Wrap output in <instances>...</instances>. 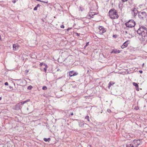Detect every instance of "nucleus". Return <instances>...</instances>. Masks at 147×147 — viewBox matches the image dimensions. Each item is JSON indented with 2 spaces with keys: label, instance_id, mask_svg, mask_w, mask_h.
<instances>
[{
  "label": "nucleus",
  "instance_id": "obj_10",
  "mask_svg": "<svg viewBox=\"0 0 147 147\" xmlns=\"http://www.w3.org/2000/svg\"><path fill=\"white\" fill-rule=\"evenodd\" d=\"M19 46L17 44H14L13 45V50L14 51L18 50L19 47Z\"/></svg>",
  "mask_w": 147,
  "mask_h": 147
},
{
  "label": "nucleus",
  "instance_id": "obj_17",
  "mask_svg": "<svg viewBox=\"0 0 147 147\" xmlns=\"http://www.w3.org/2000/svg\"><path fill=\"white\" fill-rule=\"evenodd\" d=\"M33 88L32 86H29L28 88V89L29 90H30Z\"/></svg>",
  "mask_w": 147,
  "mask_h": 147
},
{
  "label": "nucleus",
  "instance_id": "obj_28",
  "mask_svg": "<svg viewBox=\"0 0 147 147\" xmlns=\"http://www.w3.org/2000/svg\"><path fill=\"white\" fill-rule=\"evenodd\" d=\"M71 28H68L67 29V31H69V30L70 29H71Z\"/></svg>",
  "mask_w": 147,
  "mask_h": 147
},
{
  "label": "nucleus",
  "instance_id": "obj_15",
  "mask_svg": "<svg viewBox=\"0 0 147 147\" xmlns=\"http://www.w3.org/2000/svg\"><path fill=\"white\" fill-rule=\"evenodd\" d=\"M50 138H48V139H47L46 138H44V140L46 142H49V141H50Z\"/></svg>",
  "mask_w": 147,
  "mask_h": 147
},
{
  "label": "nucleus",
  "instance_id": "obj_14",
  "mask_svg": "<svg viewBox=\"0 0 147 147\" xmlns=\"http://www.w3.org/2000/svg\"><path fill=\"white\" fill-rule=\"evenodd\" d=\"M44 65L45 66V67L44 68V71L46 72L47 71V70L48 68V66L45 64H44Z\"/></svg>",
  "mask_w": 147,
  "mask_h": 147
},
{
  "label": "nucleus",
  "instance_id": "obj_1",
  "mask_svg": "<svg viewBox=\"0 0 147 147\" xmlns=\"http://www.w3.org/2000/svg\"><path fill=\"white\" fill-rule=\"evenodd\" d=\"M138 33L141 34L144 40H147V29L145 26H142L140 27L137 31Z\"/></svg>",
  "mask_w": 147,
  "mask_h": 147
},
{
  "label": "nucleus",
  "instance_id": "obj_5",
  "mask_svg": "<svg viewBox=\"0 0 147 147\" xmlns=\"http://www.w3.org/2000/svg\"><path fill=\"white\" fill-rule=\"evenodd\" d=\"M106 31V30L102 26H100L98 28V32L100 34H102Z\"/></svg>",
  "mask_w": 147,
  "mask_h": 147
},
{
  "label": "nucleus",
  "instance_id": "obj_20",
  "mask_svg": "<svg viewBox=\"0 0 147 147\" xmlns=\"http://www.w3.org/2000/svg\"><path fill=\"white\" fill-rule=\"evenodd\" d=\"M37 1H40L41 2H42L43 3H47L48 2V1L45 2V1H41L40 0H37Z\"/></svg>",
  "mask_w": 147,
  "mask_h": 147
},
{
  "label": "nucleus",
  "instance_id": "obj_31",
  "mask_svg": "<svg viewBox=\"0 0 147 147\" xmlns=\"http://www.w3.org/2000/svg\"><path fill=\"white\" fill-rule=\"evenodd\" d=\"M40 6V5L39 4H38L36 6L37 7H38Z\"/></svg>",
  "mask_w": 147,
  "mask_h": 147
},
{
  "label": "nucleus",
  "instance_id": "obj_12",
  "mask_svg": "<svg viewBox=\"0 0 147 147\" xmlns=\"http://www.w3.org/2000/svg\"><path fill=\"white\" fill-rule=\"evenodd\" d=\"M132 84L135 87L136 90L137 91H139V89L138 84L134 82H133Z\"/></svg>",
  "mask_w": 147,
  "mask_h": 147
},
{
  "label": "nucleus",
  "instance_id": "obj_21",
  "mask_svg": "<svg viewBox=\"0 0 147 147\" xmlns=\"http://www.w3.org/2000/svg\"><path fill=\"white\" fill-rule=\"evenodd\" d=\"M139 109V107L138 106H136L135 107L134 109L136 110H138Z\"/></svg>",
  "mask_w": 147,
  "mask_h": 147
},
{
  "label": "nucleus",
  "instance_id": "obj_34",
  "mask_svg": "<svg viewBox=\"0 0 147 147\" xmlns=\"http://www.w3.org/2000/svg\"><path fill=\"white\" fill-rule=\"evenodd\" d=\"M144 65V63H143L142 65V67H143Z\"/></svg>",
  "mask_w": 147,
  "mask_h": 147
},
{
  "label": "nucleus",
  "instance_id": "obj_24",
  "mask_svg": "<svg viewBox=\"0 0 147 147\" xmlns=\"http://www.w3.org/2000/svg\"><path fill=\"white\" fill-rule=\"evenodd\" d=\"M44 63H40V66H42V65H44Z\"/></svg>",
  "mask_w": 147,
  "mask_h": 147
},
{
  "label": "nucleus",
  "instance_id": "obj_29",
  "mask_svg": "<svg viewBox=\"0 0 147 147\" xmlns=\"http://www.w3.org/2000/svg\"><path fill=\"white\" fill-rule=\"evenodd\" d=\"M139 72H140V73H141V74H142V70H140V71H139Z\"/></svg>",
  "mask_w": 147,
  "mask_h": 147
},
{
  "label": "nucleus",
  "instance_id": "obj_30",
  "mask_svg": "<svg viewBox=\"0 0 147 147\" xmlns=\"http://www.w3.org/2000/svg\"><path fill=\"white\" fill-rule=\"evenodd\" d=\"M89 43V42H87L86 43V46H87L88 45Z\"/></svg>",
  "mask_w": 147,
  "mask_h": 147
},
{
  "label": "nucleus",
  "instance_id": "obj_35",
  "mask_svg": "<svg viewBox=\"0 0 147 147\" xmlns=\"http://www.w3.org/2000/svg\"><path fill=\"white\" fill-rule=\"evenodd\" d=\"M2 99V98L1 97H0V100H1Z\"/></svg>",
  "mask_w": 147,
  "mask_h": 147
},
{
  "label": "nucleus",
  "instance_id": "obj_2",
  "mask_svg": "<svg viewBox=\"0 0 147 147\" xmlns=\"http://www.w3.org/2000/svg\"><path fill=\"white\" fill-rule=\"evenodd\" d=\"M109 17L111 19H116L118 18L119 16L117 11L114 9H111L109 12Z\"/></svg>",
  "mask_w": 147,
  "mask_h": 147
},
{
  "label": "nucleus",
  "instance_id": "obj_16",
  "mask_svg": "<svg viewBox=\"0 0 147 147\" xmlns=\"http://www.w3.org/2000/svg\"><path fill=\"white\" fill-rule=\"evenodd\" d=\"M126 147H134L133 144H131L129 145H128Z\"/></svg>",
  "mask_w": 147,
  "mask_h": 147
},
{
  "label": "nucleus",
  "instance_id": "obj_4",
  "mask_svg": "<svg viewBox=\"0 0 147 147\" xmlns=\"http://www.w3.org/2000/svg\"><path fill=\"white\" fill-rule=\"evenodd\" d=\"M147 16V13L146 12L143 11L138 13V17L141 20H144L145 18Z\"/></svg>",
  "mask_w": 147,
  "mask_h": 147
},
{
  "label": "nucleus",
  "instance_id": "obj_6",
  "mask_svg": "<svg viewBox=\"0 0 147 147\" xmlns=\"http://www.w3.org/2000/svg\"><path fill=\"white\" fill-rule=\"evenodd\" d=\"M130 43V41L129 40H127L124 42L123 45L121 46V48L122 49H123L127 47L128 45Z\"/></svg>",
  "mask_w": 147,
  "mask_h": 147
},
{
  "label": "nucleus",
  "instance_id": "obj_25",
  "mask_svg": "<svg viewBox=\"0 0 147 147\" xmlns=\"http://www.w3.org/2000/svg\"><path fill=\"white\" fill-rule=\"evenodd\" d=\"M12 2L13 3H16V0H13L12 1Z\"/></svg>",
  "mask_w": 147,
  "mask_h": 147
},
{
  "label": "nucleus",
  "instance_id": "obj_26",
  "mask_svg": "<svg viewBox=\"0 0 147 147\" xmlns=\"http://www.w3.org/2000/svg\"><path fill=\"white\" fill-rule=\"evenodd\" d=\"M8 83L7 82H6L5 83V85H8Z\"/></svg>",
  "mask_w": 147,
  "mask_h": 147
},
{
  "label": "nucleus",
  "instance_id": "obj_7",
  "mask_svg": "<svg viewBox=\"0 0 147 147\" xmlns=\"http://www.w3.org/2000/svg\"><path fill=\"white\" fill-rule=\"evenodd\" d=\"M133 143L134 144V146L137 147L140 144L141 141L140 140H135L133 141Z\"/></svg>",
  "mask_w": 147,
  "mask_h": 147
},
{
  "label": "nucleus",
  "instance_id": "obj_27",
  "mask_svg": "<svg viewBox=\"0 0 147 147\" xmlns=\"http://www.w3.org/2000/svg\"><path fill=\"white\" fill-rule=\"evenodd\" d=\"M61 28H64V26L63 25H62L61 26Z\"/></svg>",
  "mask_w": 147,
  "mask_h": 147
},
{
  "label": "nucleus",
  "instance_id": "obj_36",
  "mask_svg": "<svg viewBox=\"0 0 147 147\" xmlns=\"http://www.w3.org/2000/svg\"><path fill=\"white\" fill-rule=\"evenodd\" d=\"M27 72H28V70H27Z\"/></svg>",
  "mask_w": 147,
  "mask_h": 147
},
{
  "label": "nucleus",
  "instance_id": "obj_13",
  "mask_svg": "<svg viewBox=\"0 0 147 147\" xmlns=\"http://www.w3.org/2000/svg\"><path fill=\"white\" fill-rule=\"evenodd\" d=\"M115 82H110L109 83V84L108 85V88H110V87L111 86H112L114 84H115Z\"/></svg>",
  "mask_w": 147,
  "mask_h": 147
},
{
  "label": "nucleus",
  "instance_id": "obj_22",
  "mask_svg": "<svg viewBox=\"0 0 147 147\" xmlns=\"http://www.w3.org/2000/svg\"><path fill=\"white\" fill-rule=\"evenodd\" d=\"M37 7L36 6L34 9V11L36 10L37 9Z\"/></svg>",
  "mask_w": 147,
  "mask_h": 147
},
{
  "label": "nucleus",
  "instance_id": "obj_8",
  "mask_svg": "<svg viewBox=\"0 0 147 147\" xmlns=\"http://www.w3.org/2000/svg\"><path fill=\"white\" fill-rule=\"evenodd\" d=\"M78 74V73L76 72H74V71H70L69 73V75L70 77H72L73 76H77Z\"/></svg>",
  "mask_w": 147,
  "mask_h": 147
},
{
  "label": "nucleus",
  "instance_id": "obj_9",
  "mask_svg": "<svg viewBox=\"0 0 147 147\" xmlns=\"http://www.w3.org/2000/svg\"><path fill=\"white\" fill-rule=\"evenodd\" d=\"M30 101V99H28L27 100L25 101H23L19 103L17 105H16V106H20V105H23L25 103L28 102Z\"/></svg>",
  "mask_w": 147,
  "mask_h": 147
},
{
  "label": "nucleus",
  "instance_id": "obj_23",
  "mask_svg": "<svg viewBox=\"0 0 147 147\" xmlns=\"http://www.w3.org/2000/svg\"><path fill=\"white\" fill-rule=\"evenodd\" d=\"M80 125H84V124L82 122H80L79 124Z\"/></svg>",
  "mask_w": 147,
  "mask_h": 147
},
{
  "label": "nucleus",
  "instance_id": "obj_32",
  "mask_svg": "<svg viewBox=\"0 0 147 147\" xmlns=\"http://www.w3.org/2000/svg\"><path fill=\"white\" fill-rule=\"evenodd\" d=\"M127 0H122L123 1L125 2L127 1Z\"/></svg>",
  "mask_w": 147,
  "mask_h": 147
},
{
  "label": "nucleus",
  "instance_id": "obj_37",
  "mask_svg": "<svg viewBox=\"0 0 147 147\" xmlns=\"http://www.w3.org/2000/svg\"><path fill=\"white\" fill-rule=\"evenodd\" d=\"M17 0H16V1H17Z\"/></svg>",
  "mask_w": 147,
  "mask_h": 147
},
{
  "label": "nucleus",
  "instance_id": "obj_3",
  "mask_svg": "<svg viewBox=\"0 0 147 147\" xmlns=\"http://www.w3.org/2000/svg\"><path fill=\"white\" fill-rule=\"evenodd\" d=\"M135 22L133 20H129L125 24V26L128 27L132 28L134 27L135 25Z\"/></svg>",
  "mask_w": 147,
  "mask_h": 147
},
{
  "label": "nucleus",
  "instance_id": "obj_33",
  "mask_svg": "<svg viewBox=\"0 0 147 147\" xmlns=\"http://www.w3.org/2000/svg\"><path fill=\"white\" fill-rule=\"evenodd\" d=\"M70 115H74V114L73 113H71Z\"/></svg>",
  "mask_w": 147,
  "mask_h": 147
},
{
  "label": "nucleus",
  "instance_id": "obj_19",
  "mask_svg": "<svg viewBox=\"0 0 147 147\" xmlns=\"http://www.w3.org/2000/svg\"><path fill=\"white\" fill-rule=\"evenodd\" d=\"M42 89L44 90H46L47 89V88L46 86H44L42 87Z\"/></svg>",
  "mask_w": 147,
  "mask_h": 147
},
{
  "label": "nucleus",
  "instance_id": "obj_18",
  "mask_svg": "<svg viewBox=\"0 0 147 147\" xmlns=\"http://www.w3.org/2000/svg\"><path fill=\"white\" fill-rule=\"evenodd\" d=\"M85 119H87L88 121H90L89 116H86V117H85Z\"/></svg>",
  "mask_w": 147,
  "mask_h": 147
},
{
  "label": "nucleus",
  "instance_id": "obj_11",
  "mask_svg": "<svg viewBox=\"0 0 147 147\" xmlns=\"http://www.w3.org/2000/svg\"><path fill=\"white\" fill-rule=\"evenodd\" d=\"M120 52V51L119 50H118L116 49H113L112 50V51L111 52V53H114L116 54L117 53H119Z\"/></svg>",
  "mask_w": 147,
  "mask_h": 147
}]
</instances>
